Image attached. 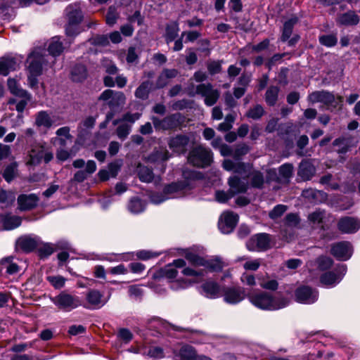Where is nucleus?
<instances>
[{"instance_id":"nucleus-1","label":"nucleus","mask_w":360,"mask_h":360,"mask_svg":"<svg viewBox=\"0 0 360 360\" xmlns=\"http://www.w3.org/2000/svg\"><path fill=\"white\" fill-rule=\"evenodd\" d=\"M184 181L172 183L167 185L163 190V195L159 198L157 195H151V200L156 204L168 198H180L185 195L193 188L192 181L201 178V174L192 169H184L182 172Z\"/></svg>"},{"instance_id":"nucleus-2","label":"nucleus","mask_w":360,"mask_h":360,"mask_svg":"<svg viewBox=\"0 0 360 360\" xmlns=\"http://www.w3.org/2000/svg\"><path fill=\"white\" fill-rule=\"evenodd\" d=\"M248 297L252 304L262 309L276 310L288 304L285 299L275 298L269 293L264 292L250 294Z\"/></svg>"},{"instance_id":"nucleus-3","label":"nucleus","mask_w":360,"mask_h":360,"mask_svg":"<svg viewBox=\"0 0 360 360\" xmlns=\"http://www.w3.org/2000/svg\"><path fill=\"white\" fill-rule=\"evenodd\" d=\"M46 60L44 56L38 51H33L27 59V68L28 71V84L34 89L37 87V77L42 72L43 65Z\"/></svg>"},{"instance_id":"nucleus-4","label":"nucleus","mask_w":360,"mask_h":360,"mask_svg":"<svg viewBox=\"0 0 360 360\" xmlns=\"http://www.w3.org/2000/svg\"><path fill=\"white\" fill-rule=\"evenodd\" d=\"M187 93L191 96L199 95L204 98V103L207 106L214 105L219 98L220 91L214 89L211 83H202L194 89L193 84L187 88Z\"/></svg>"},{"instance_id":"nucleus-5","label":"nucleus","mask_w":360,"mask_h":360,"mask_svg":"<svg viewBox=\"0 0 360 360\" xmlns=\"http://www.w3.org/2000/svg\"><path fill=\"white\" fill-rule=\"evenodd\" d=\"M188 161L194 167H207L210 166L213 161V153L210 148L198 146L189 152Z\"/></svg>"},{"instance_id":"nucleus-6","label":"nucleus","mask_w":360,"mask_h":360,"mask_svg":"<svg viewBox=\"0 0 360 360\" xmlns=\"http://www.w3.org/2000/svg\"><path fill=\"white\" fill-rule=\"evenodd\" d=\"M185 257L191 264L196 266H204L212 272L221 271L226 266L221 259L218 257L206 259L195 253L189 252L186 253Z\"/></svg>"},{"instance_id":"nucleus-7","label":"nucleus","mask_w":360,"mask_h":360,"mask_svg":"<svg viewBox=\"0 0 360 360\" xmlns=\"http://www.w3.org/2000/svg\"><path fill=\"white\" fill-rule=\"evenodd\" d=\"M68 24L65 27L66 34L73 37L79 33V23L82 20V14L79 6L70 5L65 9Z\"/></svg>"},{"instance_id":"nucleus-8","label":"nucleus","mask_w":360,"mask_h":360,"mask_svg":"<svg viewBox=\"0 0 360 360\" xmlns=\"http://www.w3.org/2000/svg\"><path fill=\"white\" fill-rule=\"evenodd\" d=\"M53 303L60 310L70 311L82 305L80 298L75 295L63 291L52 298Z\"/></svg>"},{"instance_id":"nucleus-9","label":"nucleus","mask_w":360,"mask_h":360,"mask_svg":"<svg viewBox=\"0 0 360 360\" xmlns=\"http://www.w3.org/2000/svg\"><path fill=\"white\" fill-rule=\"evenodd\" d=\"M53 158L52 151L46 146L42 144H36L32 147L29 152L28 159L26 164L27 165H37L43 160L44 162H49Z\"/></svg>"},{"instance_id":"nucleus-10","label":"nucleus","mask_w":360,"mask_h":360,"mask_svg":"<svg viewBox=\"0 0 360 360\" xmlns=\"http://www.w3.org/2000/svg\"><path fill=\"white\" fill-rule=\"evenodd\" d=\"M308 101L311 103L320 102L328 107L337 108L342 105L343 97L341 96L335 97L333 94L326 91H316L308 96Z\"/></svg>"},{"instance_id":"nucleus-11","label":"nucleus","mask_w":360,"mask_h":360,"mask_svg":"<svg viewBox=\"0 0 360 360\" xmlns=\"http://www.w3.org/2000/svg\"><path fill=\"white\" fill-rule=\"evenodd\" d=\"M98 99L103 101H108V105L112 112L113 111L121 110L126 102V97L122 92L114 91L111 89L105 90L100 95Z\"/></svg>"},{"instance_id":"nucleus-12","label":"nucleus","mask_w":360,"mask_h":360,"mask_svg":"<svg viewBox=\"0 0 360 360\" xmlns=\"http://www.w3.org/2000/svg\"><path fill=\"white\" fill-rule=\"evenodd\" d=\"M152 120L156 129L169 130L176 129L180 126L182 116L180 113H175L167 116L162 120L153 117Z\"/></svg>"},{"instance_id":"nucleus-13","label":"nucleus","mask_w":360,"mask_h":360,"mask_svg":"<svg viewBox=\"0 0 360 360\" xmlns=\"http://www.w3.org/2000/svg\"><path fill=\"white\" fill-rule=\"evenodd\" d=\"M346 270V266L342 265L334 271L325 272L320 276V282L325 286L334 287L341 281Z\"/></svg>"},{"instance_id":"nucleus-14","label":"nucleus","mask_w":360,"mask_h":360,"mask_svg":"<svg viewBox=\"0 0 360 360\" xmlns=\"http://www.w3.org/2000/svg\"><path fill=\"white\" fill-rule=\"evenodd\" d=\"M105 304L103 294L95 289L89 290L85 295V302L82 306L88 309H97Z\"/></svg>"},{"instance_id":"nucleus-15","label":"nucleus","mask_w":360,"mask_h":360,"mask_svg":"<svg viewBox=\"0 0 360 360\" xmlns=\"http://www.w3.org/2000/svg\"><path fill=\"white\" fill-rule=\"evenodd\" d=\"M296 300L304 304H312L318 300L319 292L309 286L303 285L296 289Z\"/></svg>"},{"instance_id":"nucleus-16","label":"nucleus","mask_w":360,"mask_h":360,"mask_svg":"<svg viewBox=\"0 0 360 360\" xmlns=\"http://www.w3.org/2000/svg\"><path fill=\"white\" fill-rule=\"evenodd\" d=\"M238 220V214L233 212H224L220 217L219 228L223 233H229L236 226Z\"/></svg>"},{"instance_id":"nucleus-17","label":"nucleus","mask_w":360,"mask_h":360,"mask_svg":"<svg viewBox=\"0 0 360 360\" xmlns=\"http://www.w3.org/2000/svg\"><path fill=\"white\" fill-rule=\"evenodd\" d=\"M330 252L337 259L345 261L351 257L352 247L350 243L342 241L333 245Z\"/></svg>"},{"instance_id":"nucleus-18","label":"nucleus","mask_w":360,"mask_h":360,"mask_svg":"<svg viewBox=\"0 0 360 360\" xmlns=\"http://www.w3.org/2000/svg\"><path fill=\"white\" fill-rule=\"evenodd\" d=\"M189 138L186 135L179 134L169 139L168 146L173 153L184 154L187 150Z\"/></svg>"},{"instance_id":"nucleus-19","label":"nucleus","mask_w":360,"mask_h":360,"mask_svg":"<svg viewBox=\"0 0 360 360\" xmlns=\"http://www.w3.org/2000/svg\"><path fill=\"white\" fill-rule=\"evenodd\" d=\"M338 229L344 233H353L360 229V221L352 217L341 218L338 223Z\"/></svg>"},{"instance_id":"nucleus-20","label":"nucleus","mask_w":360,"mask_h":360,"mask_svg":"<svg viewBox=\"0 0 360 360\" xmlns=\"http://www.w3.org/2000/svg\"><path fill=\"white\" fill-rule=\"evenodd\" d=\"M269 242L268 234L259 233L252 237L247 246L250 250L262 251L269 248Z\"/></svg>"},{"instance_id":"nucleus-21","label":"nucleus","mask_w":360,"mask_h":360,"mask_svg":"<svg viewBox=\"0 0 360 360\" xmlns=\"http://www.w3.org/2000/svg\"><path fill=\"white\" fill-rule=\"evenodd\" d=\"M39 198L35 194H21L18 198V203L20 210H29L35 207Z\"/></svg>"},{"instance_id":"nucleus-22","label":"nucleus","mask_w":360,"mask_h":360,"mask_svg":"<svg viewBox=\"0 0 360 360\" xmlns=\"http://www.w3.org/2000/svg\"><path fill=\"white\" fill-rule=\"evenodd\" d=\"M230 191L233 195L245 193L249 187L248 183L245 179H241L237 176H231L228 180Z\"/></svg>"},{"instance_id":"nucleus-23","label":"nucleus","mask_w":360,"mask_h":360,"mask_svg":"<svg viewBox=\"0 0 360 360\" xmlns=\"http://www.w3.org/2000/svg\"><path fill=\"white\" fill-rule=\"evenodd\" d=\"M224 300L229 304H236L245 297L244 290L240 288H229L224 293Z\"/></svg>"},{"instance_id":"nucleus-24","label":"nucleus","mask_w":360,"mask_h":360,"mask_svg":"<svg viewBox=\"0 0 360 360\" xmlns=\"http://www.w3.org/2000/svg\"><path fill=\"white\" fill-rule=\"evenodd\" d=\"M315 172V167L311 161L304 160L300 164L297 174L302 180L307 181L314 175Z\"/></svg>"},{"instance_id":"nucleus-25","label":"nucleus","mask_w":360,"mask_h":360,"mask_svg":"<svg viewBox=\"0 0 360 360\" xmlns=\"http://www.w3.org/2000/svg\"><path fill=\"white\" fill-rule=\"evenodd\" d=\"M96 170V165L94 160H89L86 163V167L84 170L77 171L73 177V181L81 183L86 180L89 176L94 173Z\"/></svg>"},{"instance_id":"nucleus-26","label":"nucleus","mask_w":360,"mask_h":360,"mask_svg":"<svg viewBox=\"0 0 360 360\" xmlns=\"http://www.w3.org/2000/svg\"><path fill=\"white\" fill-rule=\"evenodd\" d=\"M202 293L209 298H216L221 295V288L219 285L213 281H207L202 285Z\"/></svg>"},{"instance_id":"nucleus-27","label":"nucleus","mask_w":360,"mask_h":360,"mask_svg":"<svg viewBox=\"0 0 360 360\" xmlns=\"http://www.w3.org/2000/svg\"><path fill=\"white\" fill-rule=\"evenodd\" d=\"M34 124L39 128L43 127L47 129L52 127L53 120L48 112L41 110L36 114Z\"/></svg>"},{"instance_id":"nucleus-28","label":"nucleus","mask_w":360,"mask_h":360,"mask_svg":"<svg viewBox=\"0 0 360 360\" xmlns=\"http://www.w3.org/2000/svg\"><path fill=\"white\" fill-rule=\"evenodd\" d=\"M19 266L13 262V257H8L2 259L0 261V271H4L5 273L12 275L19 271Z\"/></svg>"},{"instance_id":"nucleus-29","label":"nucleus","mask_w":360,"mask_h":360,"mask_svg":"<svg viewBox=\"0 0 360 360\" xmlns=\"http://www.w3.org/2000/svg\"><path fill=\"white\" fill-rule=\"evenodd\" d=\"M18 247L23 251L29 252L39 246L38 240L29 236L20 238L18 241Z\"/></svg>"},{"instance_id":"nucleus-30","label":"nucleus","mask_w":360,"mask_h":360,"mask_svg":"<svg viewBox=\"0 0 360 360\" xmlns=\"http://www.w3.org/2000/svg\"><path fill=\"white\" fill-rule=\"evenodd\" d=\"M197 354L193 347L184 345L180 349L179 354H176L174 360H194Z\"/></svg>"},{"instance_id":"nucleus-31","label":"nucleus","mask_w":360,"mask_h":360,"mask_svg":"<svg viewBox=\"0 0 360 360\" xmlns=\"http://www.w3.org/2000/svg\"><path fill=\"white\" fill-rule=\"evenodd\" d=\"M7 84L8 89L12 94L23 98H27V100H30V94L19 86L15 79L9 78L8 79Z\"/></svg>"},{"instance_id":"nucleus-32","label":"nucleus","mask_w":360,"mask_h":360,"mask_svg":"<svg viewBox=\"0 0 360 360\" xmlns=\"http://www.w3.org/2000/svg\"><path fill=\"white\" fill-rule=\"evenodd\" d=\"M337 22L343 25H356L359 22V18L354 12L349 11L340 15Z\"/></svg>"},{"instance_id":"nucleus-33","label":"nucleus","mask_w":360,"mask_h":360,"mask_svg":"<svg viewBox=\"0 0 360 360\" xmlns=\"http://www.w3.org/2000/svg\"><path fill=\"white\" fill-rule=\"evenodd\" d=\"M17 68L15 60L12 58H2L0 60V75H7Z\"/></svg>"},{"instance_id":"nucleus-34","label":"nucleus","mask_w":360,"mask_h":360,"mask_svg":"<svg viewBox=\"0 0 360 360\" xmlns=\"http://www.w3.org/2000/svg\"><path fill=\"white\" fill-rule=\"evenodd\" d=\"M297 22L298 18L295 16L290 18L285 22L281 37L282 41H285L290 38L292 32L293 27Z\"/></svg>"},{"instance_id":"nucleus-35","label":"nucleus","mask_w":360,"mask_h":360,"mask_svg":"<svg viewBox=\"0 0 360 360\" xmlns=\"http://www.w3.org/2000/svg\"><path fill=\"white\" fill-rule=\"evenodd\" d=\"M137 172L139 178L142 182L150 183L155 178L152 169L141 165H139Z\"/></svg>"},{"instance_id":"nucleus-36","label":"nucleus","mask_w":360,"mask_h":360,"mask_svg":"<svg viewBox=\"0 0 360 360\" xmlns=\"http://www.w3.org/2000/svg\"><path fill=\"white\" fill-rule=\"evenodd\" d=\"M179 32L177 22H171L166 26L165 39L167 44L175 39Z\"/></svg>"},{"instance_id":"nucleus-37","label":"nucleus","mask_w":360,"mask_h":360,"mask_svg":"<svg viewBox=\"0 0 360 360\" xmlns=\"http://www.w3.org/2000/svg\"><path fill=\"white\" fill-rule=\"evenodd\" d=\"M177 75L178 71L176 69H164L157 80V86L158 88L164 87L167 84L168 81L162 82V79H163L164 78L168 79L174 78L177 76Z\"/></svg>"},{"instance_id":"nucleus-38","label":"nucleus","mask_w":360,"mask_h":360,"mask_svg":"<svg viewBox=\"0 0 360 360\" xmlns=\"http://www.w3.org/2000/svg\"><path fill=\"white\" fill-rule=\"evenodd\" d=\"M48 50L53 56H59L63 52V46L60 37H54L51 39L49 44Z\"/></svg>"},{"instance_id":"nucleus-39","label":"nucleus","mask_w":360,"mask_h":360,"mask_svg":"<svg viewBox=\"0 0 360 360\" xmlns=\"http://www.w3.org/2000/svg\"><path fill=\"white\" fill-rule=\"evenodd\" d=\"M279 91V87L276 86H271L268 88L265 94V101L269 105L273 106L276 104Z\"/></svg>"},{"instance_id":"nucleus-40","label":"nucleus","mask_w":360,"mask_h":360,"mask_svg":"<svg viewBox=\"0 0 360 360\" xmlns=\"http://www.w3.org/2000/svg\"><path fill=\"white\" fill-rule=\"evenodd\" d=\"M87 76V71L86 68L82 65H77L75 66L72 70L71 77L74 82H82L86 79Z\"/></svg>"},{"instance_id":"nucleus-41","label":"nucleus","mask_w":360,"mask_h":360,"mask_svg":"<svg viewBox=\"0 0 360 360\" xmlns=\"http://www.w3.org/2000/svg\"><path fill=\"white\" fill-rule=\"evenodd\" d=\"M4 227L7 230H11L18 227L21 224V218L17 216L6 215L3 219Z\"/></svg>"},{"instance_id":"nucleus-42","label":"nucleus","mask_w":360,"mask_h":360,"mask_svg":"<svg viewBox=\"0 0 360 360\" xmlns=\"http://www.w3.org/2000/svg\"><path fill=\"white\" fill-rule=\"evenodd\" d=\"M238 261H245L243 264V268L246 271H256L261 266L262 259L257 258L255 259L246 258L245 257H240Z\"/></svg>"},{"instance_id":"nucleus-43","label":"nucleus","mask_w":360,"mask_h":360,"mask_svg":"<svg viewBox=\"0 0 360 360\" xmlns=\"http://www.w3.org/2000/svg\"><path fill=\"white\" fill-rule=\"evenodd\" d=\"M248 177L250 179V185L253 188H262L264 179L263 174L259 171H253L249 174Z\"/></svg>"},{"instance_id":"nucleus-44","label":"nucleus","mask_w":360,"mask_h":360,"mask_svg":"<svg viewBox=\"0 0 360 360\" xmlns=\"http://www.w3.org/2000/svg\"><path fill=\"white\" fill-rule=\"evenodd\" d=\"M141 115V113L140 112H135V113H131L127 112L124 114L121 120H115L112 122V124L114 126L118 125L120 122H123L124 123H128L132 125L133 123H134L136 120H138Z\"/></svg>"},{"instance_id":"nucleus-45","label":"nucleus","mask_w":360,"mask_h":360,"mask_svg":"<svg viewBox=\"0 0 360 360\" xmlns=\"http://www.w3.org/2000/svg\"><path fill=\"white\" fill-rule=\"evenodd\" d=\"M169 158V152L165 149H161L160 150L155 151L149 157L148 160L152 162H165Z\"/></svg>"},{"instance_id":"nucleus-46","label":"nucleus","mask_w":360,"mask_h":360,"mask_svg":"<svg viewBox=\"0 0 360 360\" xmlns=\"http://www.w3.org/2000/svg\"><path fill=\"white\" fill-rule=\"evenodd\" d=\"M151 84L149 82H143L136 90L135 96L141 99H146L150 89Z\"/></svg>"},{"instance_id":"nucleus-47","label":"nucleus","mask_w":360,"mask_h":360,"mask_svg":"<svg viewBox=\"0 0 360 360\" xmlns=\"http://www.w3.org/2000/svg\"><path fill=\"white\" fill-rule=\"evenodd\" d=\"M116 129V134L121 140H124L131 132V124L121 122Z\"/></svg>"},{"instance_id":"nucleus-48","label":"nucleus","mask_w":360,"mask_h":360,"mask_svg":"<svg viewBox=\"0 0 360 360\" xmlns=\"http://www.w3.org/2000/svg\"><path fill=\"white\" fill-rule=\"evenodd\" d=\"M316 263L317 264L318 269L320 271H325L332 266L333 262L332 259L328 257L320 256L316 259Z\"/></svg>"},{"instance_id":"nucleus-49","label":"nucleus","mask_w":360,"mask_h":360,"mask_svg":"<svg viewBox=\"0 0 360 360\" xmlns=\"http://www.w3.org/2000/svg\"><path fill=\"white\" fill-rule=\"evenodd\" d=\"M37 248L39 255L41 258L49 257L56 250L55 245L51 243L43 244Z\"/></svg>"},{"instance_id":"nucleus-50","label":"nucleus","mask_w":360,"mask_h":360,"mask_svg":"<svg viewBox=\"0 0 360 360\" xmlns=\"http://www.w3.org/2000/svg\"><path fill=\"white\" fill-rule=\"evenodd\" d=\"M46 279L56 289L64 287L66 281L62 276H49Z\"/></svg>"},{"instance_id":"nucleus-51","label":"nucleus","mask_w":360,"mask_h":360,"mask_svg":"<svg viewBox=\"0 0 360 360\" xmlns=\"http://www.w3.org/2000/svg\"><path fill=\"white\" fill-rule=\"evenodd\" d=\"M319 42L327 47H332L337 44L338 39L334 34L322 35L319 37Z\"/></svg>"},{"instance_id":"nucleus-52","label":"nucleus","mask_w":360,"mask_h":360,"mask_svg":"<svg viewBox=\"0 0 360 360\" xmlns=\"http://www.w3.org/2000/svg\"><path fill=\"white\" fill-rule=\"evenodd\" d=\"M222 60H212L207 63V68L210 75L219 73L221 70Z\"/></svg>"},{"instance_id":"nucleus-53","label":"nucleus","mask_w":360,"mask_h":360,"mask_svg":"<svg viewBox=\"0 0 360 360\" xmlns=\"http://www.w3.org/2000/svg\"><path fill=\"white\" fill-rule=\"evenodd\" d=\"M17 169V164L15 162L8 165L4 169L3 176L4 179L10 182L15 176Z\"/></svg>"},{"instance_id":"nucleus-54","label":"nucleus","mask_w":360,"mask_h":360,"mask_svg":"<svg viewBox=\"0 0 360 360\" xmlns=\"http://www.w3.org/2000/svg\"><path fill=\"white\" fill-rule=\"evenodd\" d=\"M264 108L260 105H257L254 108L249 110L247 112V116L250 118L257 120L260 118L264 114Z\"/></svg>"},{"instance_id":"nucleus-55","label":"nucleus","mask_w":360,"mask_h":360,"mask_svg":"<svg viewBox=\"0 0 360 360\" xmlns=\"http://www.w3.org/2000/svg\"><path fill=\"white\" fill-rule=\"evenodd\" d=\"M128 207L133 213H139L143 210L142 201L138 198L131 199L129 203Z\"/></svg>"},{"instance_id":"nucleus-56","label":"nucleus","mask_w":360,"mask_h":360,"mask_svg":"<svg viewBox=\"0 0 360 360\" xmlns=\"http://www.w3.org/2000/svg\"><path fill=\"white\" fill-rule=\"evenodd\" d=\"M259 284L262 288L267 290H275L278 288V283L276 280L271 279L266 281L264 278H259Z\"/></svg>"},{"instance_id":"nucleus-57","label":"nucleus","mask_w":360,"mask_h":360,"mask_svg":"<svg viewBox=\"0 0 360 360\" xmlns=\"http://www.w3.org/2000/svg\"><path fill=\"white\" fill-rule=\"evenodd\" d=\"M234 195L229 190L228 192H225L223 191H218L215 193V198L217 202L221 203H224L227 202L229 199L233 198Z\"/></svg>"},{"instance_id":"nucleus-58","label":"nucleus","mask_w":360,"mask_h":360,"mask_svg":"<svg viewBox=\"0 0 360 360\" xmlns=\"http://www.w3.org/2000/svg\"><path fill=\"white\" fill-rule=\"evenodd\" d=\"M118 18V13L117 12L115 8L110 7L107 15H106V23L109 25H113L115 24L117 19Z\"/></svg>"},{"instance_id":"nucleus-59","label":"nucleus","mask_w":360,"mask_h":360,"mask_svg":"<svg viewBox=\"0 0 360 360\" xmlns=\"http://www.w3.org/2000/svg\"><path fill=\"white\" fill-rule=\"evenodd\" d=\"M325 216V212L320 210H317L315 212L310 214L308 217L309 220L313 224H321Z\"/></svg>"},{"instance_id":"nucleus-60","label":"nucleus","mask_w":360,"mask_h":360,"mask_svg":"<svg viewBox=\"0 0 360 360\" xmlns=\"http://www.w3.org/2000/svg\"><path fill=\"white\" fill-rule=\"evenodd\" d=\"M287 210V206L284 205H278L269 212V217L275 219L281 217Z\"/></svg>"},{"instance_id":"nucleus-61","label":"nucleus","mask_w":360,"mask_h":360,"mask_svg":"<svg viewBox=\"0 0 360 360\" xmlns=\"http://www.w3.org/2000/svg\"><path fill=\"white\" fill-rule=\"evenodd\" d=\"M293 167L291 164H284L279 168L280 174L285 179L290 178L292 174Z\"/></svg>"},{"instance_id":"nucleus-62","label":"nucleus","mask_w":360,"mask_h":360,"mask_svg":"<svg viewBox=\"0 0 360 360\" xmlns=\"http://www.w3.org/2000/svg\"><path fill=\"white\" fill-rule=\"evenodd\" d=\"M240 281L243 283L249 286H254L256 285L255 276L248 273H243L241 275Z\"/></svg>"},{"instance_id":"nucleus-63","label":"nucleus","mask_w":360,"mask_h":360,"mask_svg":"<svg viewBox=\"0 0 360 360\" xmlns=\"http://www.w3.org/2000/svg\"><path fill=\"white\" fill-rule=\"evenodd\" d=\"M108 272L112 275H124L127 274L128 270L124 264H121L110 268Z\"/></svg>"},{"instance_id":"nucleus-64","label":"nucleus","mask_w":360,"mask_h":360,"mask_svg":"<svg viewBox=\"0 0 360 360\" xmlns=\"http://www.w3.org/2000/svg\"><path fill=\"white\" fill-rule=\"evenodd\" d=\"M285 224L288 226H297L300 223V218L296 214H288L285 217Z\"/></svg>"}]
</instances>
